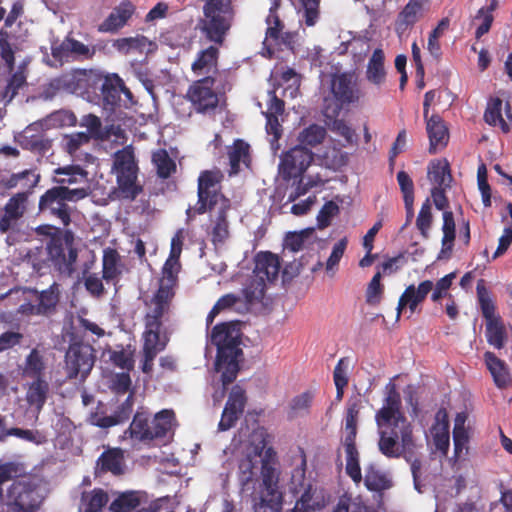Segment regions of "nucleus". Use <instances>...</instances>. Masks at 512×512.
I'll list each match as a JSON object with an SVG mask.
<instances>
[{"mask_svg":"<svg viewBox=\"0 0 512 512\" xmlns=\"http://www.w3.org/2000/svg\"><path fill=\"white\" fill-rule=\"evenodd\" d=\"M383 293V285L381 284V273L378 271L368 284L366 291V302L370 305H376L380 302Z\"/></svg>","mask_w":512,"mask_h":512,"instance_id":"nucleus-61","label":"nucleus"},{"mask_svg":"<svg viewBox=\"0 0 512 512\" xmlns=\"http://www.w3.org/2000/svg\"><path fill=\"white\" fill-rule=\"evenodd\" d=\"M301 452V463L293 469L289 484L290 491L294 495L299 494L307 485H311L306 481V456L303 450Z\"/></svg>","mask_w":512,"mask_h":512,"instance_id":"nucleus-49","label":"nucleus"},{"mask_svg":"<svg viewBox=\"0 0 512 512\" xmlns=\"http://www.w3.org/2000/svg\"><path fill=\"white\" fill-rule=\"evenodd\" d=\"M40 181V175L35 170L27 169L19 173L12 174L7 180L6 186L8 188L21 187L24 189L22 193L29 194L33 192V189L38 185Z\"/></svg>","mask_w":512,"mask_h":512,"instance_id":"nucleus-35","label":"nucleus"},{"mask_svg":"<svg viewBox=\"0 0 512 512\" xmlns=\"http://www.w3.org/2000/svg\"><path fill=\"white\" fill-rule=\"evenodd\" d=\"M443 237L441 253L451 252L455 240V220L452 211L443 212Z\"/></svg>","mask_w":512,"mask_h":512,"instance_id":"nucleus-44","label":"nucleus"},{"mask_svg":"<svg viewBox=\"0 0 512 512\" xmlns=\"http://www.w3.org/2000/svg\"><path fill=\"white\" fill-rule=\"evenodd\" d=\"M385 55L382 49L377 48L370 57L366 70V78L374 85L380 86L384 83L386 71L384 68Z\"/></svg>","mask_w":512,"mask_h":512,"instance_id":"nucleus-32","label":"nucleus"},{"mask_svg":"<svg viewBox=\"0 0 512 512\" xmlns=\"http://www.w3.org/2000/svg\"><path fill=\"white\" fill-rule=\"evenodd\" d=\"M182 245L178 233L171 240L170 254L162 267L158 289L149 302H146L147 311L143 318L144 330L141 334L140 350V369L144 374L153 372L154 360L166 349L170 341V333L165 324L170 319L172 302L178 286Z\"/></svg>","mask_w":512,"mask_h":512,"instance_id":"nucleus-1","label":"nucleus"},{"mask_svg":"<svg viewBox=\"0 0 512 512\" xmlns=\"http://www.w3.org/2000/svg\"><path fill=\"white\" fill-rule=\"evenodd\" d=\"M313 234L312 229L289 232L285 237V248L292 252H298L305 248L306 243L313 237Z\"/></svg>","mask_w":512,"mask_h":512,"instance_id":"nucleus-51","label":"nucleus"},{"mask_svg":"<svg viewBox=\"0 0 512 512\" xmlns=\"http://www.w3.org/2000/svg\"><path fill=\"white\" fill-rule=\"evenodd\" d=\"M237 478L241 491L251 492L253 501V495L261 483V464L257 455H247L239 461Z\"/></svg>","mask_w":512,"mask_h":512,"instance_id":"nucleus-18","label":"nucleus"},{"mask_svg":"<svg viewBox=\"0 0 512 512\" xmlns=\"http://www.w3.org/2000/svg\"><path fill=\"white\" fill-rule=\"evenodd\" d=\"M109 501L107 492L103 489L95 488L91 491L90 497L85 509L94 512H101L102 508L106 506Z\"/></svg>","mask_w":512,"mask_h":512,"instance_id":"nucleus-63","label":"nucleus"},{"mask_svg":"<svg viewBox=\"0 0 512 512\" xmlns=\"http://www.w3.org/2000/svg\"><path fill=\"white\" fill-rule=\"evenodd\" d=\"M430 0H409L398 13L395 21V30L398 34L406 32L413 27L423 16L425 7Z\"/></svg>","mask_w":512,"mask_h":512,"instance_id":"nucleus-21","label":"nucleus"},{"mask_svg":"<svg viewBox=\"0 0 512 512\" xmlns=\"http://www.w3.org/2000/svg\"><path fill=\"white\" fill-rule=\"evenodd\" d=\"M254 274L264 282H273L278 278L281 263L279 257L270 251H260L254 257Z\"/></svg>","mask_w":512,"mask_h":512,"instance_id":"nucleus-22","label":"nucleus"},{"mask_svg":"<svg viewBox=\"0 0 512 512\" xmlns=\"http://www.w3.org/2000/svg\"><path fill=\"white\" fill-rule=\"evenodd\" d=\"M50 393L49 382L44 379H32L27 384L26 401L38 413L43 409Z\"/></svg>","mask_w":512,"mask_h":512,"instance_id":"nucleus-27","label":"nucleus"},{"mask_svg":"<svg viewBox=\"0 0 512 512\" xmlns=\"http://www.w3.org/2000/svg\"><path fill=\"white\" fill-rule=\"evenodd\" d=\"M41 479L24 476L15 480L7 493V505L11 512H36L45 498Z\"/></svg>","mask_w":512,"mask_h":512,"instance_id":"nucleus-10","label":"nucleus"},{"mask_svg":"<svg viewBox=\"0 0 512 512\" xmlns=\"http://www.w3.org/2000/svg\"><path fill=\"white\" fill-rule=\"evenodd\" d=\"M11 35L6 29L0 30V57L9 72L15 68V49L10 42Z\"/></svg>","mask_w":512,"mask_h":512,"instance_id":"nucleus-48","label":"nucleus"},{"mask_svg":"<svg viewBox=\"0 0 512 512\" xmlns=\"http://www.w3.org/2000/svg\"><path fill=\"white\" fill-rule=\"evenodd\" d=\"M456 277V272H451L444 277L440 278L436 284H433L431 300L433 302H439L443 297L447 295L453 280Z\"/></svg>","mask_w":512,"mask_h":512,"instance_id":"nucleus-60","label":"nucleus"},{"mask_svg":"<svg viewBox=\"0 0 512 512\" xmlns=\"http://www.w3.org/2000/svg\"><path fill=\"white\" fill-rule=\"evenodd\" d=\"M361 407L360 395L348 399L345 413V435L357 436V423Z\"/></svg>","mask_w":512,"mask_h":512,"instance_id":"nucleus-39","label":"nucleus"},{"mask_svg":"<svg viewBox=\"0 0 512 512\" xmlns=\"http://www.w3.org/2000/svg\"><path fill=\"white\" fill-rule=\"evenodd\" d=\"M331 92L335 101L324 100L323 114L326 118L338 117L344 107L357 104L362 97L356 77L349 72L333 75Z\"/></svg>","mask_w":512,"mask_h":512,"instance_id":"nucleus-12","label":"nucleus"},{"mask_svg":"<svg viewBox=\"0 0 512 512\" xmlns=\"http://www.w3.org/2000/svg\"><path fill=\"white\" fill-rule=\"evenodd\" d=\"M245 405V391L238 385L234 386L223 409L218 429L220 431L231 429L242 415Z\"/></svg>","mask_w":512,"mask_h":512,"instance_id":"nucleus-19","label":"nucleus"},{"mask_svg":"<svg viewBox=\"0 0 512 512\" xmlns=\"http://www.w3.org/2000/svg\"><path fill=\"white\" fill-rule=\"evenodd\" d=\"M98 95L106 109L113 110L121 101V94L131 96V92L124 85L123 80L117 75H102Z\"/></svg>","mask_w":512,"mask_h":512,"instance_id":"nucleus-20","label":"nucleus"},{"mask_svg":"<svg viewBox=\"0 0 512 512\" xmlns=\"http://www.w3.org/2000/svg\"><path fill=\"white\" fill-rule=\"evenodd\" d=\"M313 161V153L307 147L296 145L281 157L279 174L284 181L302 176Z\"/></svg>","mask_w":512,"mask_h":512,"instance_id":"nucleus-17","label":"nucleus"},{"mask_svg":"<svg viewBox=\"0 0 512 512\" xmlns=\"http://www.w3.org/2000/svg\"><path fill=\"white\" fill-rule=\"evenodd\" d=\"M70 52L71 57L78 60H90L95 55V48H90L84 43L70 38Z\"/></svg>","mask_w":512,"mask_h":512,"instance_id":"nucleus-64","label":"nucleus"},{"mask_svg":"<svg viewBox=\"0 0 512 512\" xmlns=\"http://www.w3.org/2000/svg\"><path fill=\"white\" fill-rule=\"evenodd\" d=\"M502 100L498 97L490 98L484 112V120L491 126H496L502 118Z\"/></svg>","mask_w":512,"mask_h":512,"instance_id":"nucleus-59","label":"nucleus"},{"mask_svg":"<svg viewBox=\"0 0 512 512\" xmlns=\"http://www.w3.org/2000/svg\"><path fill=\"white\" fill-rule=\"evenodd\" d=\"M340 209L336 202H326L317 215V225L320 229H324L331 224V220L339 213Z\"/></svg>","mask_w":512,"mask_h":512,"instance_id":"nucleus-58","label":"nucleus"},{"mask_svg":"<svg viewBox=\"0 0 512 512\" xmlns=\"http://www.w3.org/2000/svg\"><path fill=\"white\" fill-rule=\"evenodd\" d=\"M224 178L219 169L204 170L198 177L197 203L186 210L190 219L195 215L209 213L207 234L215 247L222 246L230 237L228 212L232 208L231 200L222 192Z\"/></svg>","mask_w":512,"mask_h":512,"instance_id":"nucleus-2","label":"nucleus"},{"mask_svg":"<svg viewBox=\"0 0 512 512\" xmlns=\"http://www.w3.org/2000/svg\"><path fill=\"white\" fill-rule=\"evenodd\" d=\"M111 362L124 370L131 371L134 369V353L125 349L112 351L110 354Z\"/></svg>","mask_w":512,"mask_h":512,"instance_id":"nucleus-57","label":"nucleus"},{"mask_svg":"<svg viewBox=\"0 0 512 512\" xmlns=\"http://www.w3.org/2000/svg\"><path fill=\"white\" fill-rule=\"evenodd\" d=\"M426 130L429 137V153L435 154L438 148H444L449 141L448 128L438 114H432L425 119Z\"/></svg>","mask_w":512,"mask_h":512,"instance_id":"nucleus-25","label":"nucleus"},{"mask_svg":"<svg viewBox=\"0 0 512 512\" xmlns=\"http://www.w3.org/2000/svg\"><path fill=\"white\" fill-rule=\"evenodd\" d=\"M432 219L433 218L431 213V203L429 198H427L422 204L416 219L417 229L420 231V234L425 239L429 237V229L432 225Z\"/></svg>","mask_w":512,"mask_h":512,"instance_id":"nucleus-54","label":"nucleus"},{"mask_svg":"<svg viewBox=\"0 0 512 512\" xmlns=\"http://www.w3.org/2000/svg\"><path fill=\"white\" fill-rule=\"evenodd\" d=\"M218 56L219 50L214 46H209L208 48L201 50L191 65L193 73L196 75H202L215 71L217 74L216 76H221L216 70Z\"/></svg>","mask_w":512,"mask_h":512,"instance_id":"nucleus-29","label":"nucleus"},{"mask_svg":"<svg viewBox=\"0 0 512 512\" xmlns=\"http://www.w3.org/2000/svg\"><path fill=\"white\" fill-rule=\"evenodd\" d=\"M123 460V451L120 448H113L104 451L100 455L97 464L102 471L119 475L123 472Z\"/></svg>","mask_w":512,"mask_h":512,"instance_id":"nucleus-36","label":"nucleus"},{"mask_svg":"<svg viewBox=\"0 0 512 512\" xmlns=\"http://www.w3.org/2000/svg\"><path fill=\"white\" fill-rule=\"evenodd\" d=\"M332 120L330 129L345 139L346 144L353 145L357 143V135L355 131L343 119L328 118Z\"/></svg>","mask_w":512,"mask_h":512,"instance_id":"nucleus-56","label":"nucleus"},{"mask_svg":"<svg viewBox=\"0 0 512 512\" xmlns=\"http://www.w3.org/2000/svg\"><path fill=\"white\" fill-rule=\"evenodd\" d=\"M201 30L206 38L221 44L235 16L232 0H204Z\"/></svg>","mask_w":512,"mask_h":512,"instance_id":"nucleus-6","label":"nucleus"},{"mask_svg":"<svg viewBox=\"0 0 512 512\" xmlns=\"http://www.w3.org/2000/svg\"><path fill=\"white\" fill-rule=\"evenodd\" d=\"M140 505L136 492L129 491L120 494L109 506L111 512H131Z\"/></svg>","mask_w":512,"mask_h":512,"instance_id":"nucleus-46","label":"nucleus"},{"mask_svg":"<svg viewBox=\"0 0 512 512\" xmlns=\"http://www.w3.org/2000/svg\"><path fill=\"white\" fill-rule=\"evenodd\" d=\"M42 254H45V251H43L42 249H36L35 251H30L27 254L28 263L32 265L34 272H36L39 275L46 274L47 270L50 268L47 256L43 258Z\"/></svg>","mask_w":512,"mask_h":512,"instance_id":"nucleus-62","label":"nucleus"},{"mask_svg":"<svg viewBox=\"0 0 512 512\" xmlns=\"http://www.w3.org/2000/svg\"><path fill=\"white\" fill-rule=\"evenodd\" d=\"M96 351L92 345L83 342H72L65 354V370L68 379L78 376L85 380L90 374L95 360Z\"/></svg>","mask_w":512,"mask_h":512,"instance_id":"nucleus-15","label":"nucleus"},{"mask_svg":"<svg viewBox=\"0 0 512 512\" xmlns=\"http://www.w3.org/2000/svg\"><path fill=\"white\" fill-rule=\"evenodd\" d=\"M276 453L272 447L265 451L261 464V483L253 495V512H281L284 496L279 486L280 471L276 468Z\"/></svg>","mask_w":512,"mask_h":512,"instance_id":"nucleus-5","label":"nucleus"},{"mask_svg":"<svg viewBox=\"0 0 512 512\" xmlns=\"http://www.w3.org/2000/svg\"><path fill=\"white\" fill-rule=\"evenodd\" d=\"M450 20L448 17L442 18L437 26L430 32L428 37L427 49L429 53L435 57L436 59L441 56V47L439 43V38L442 36L445 30L449 28Z\"/></svg>","mask_w":512,"mask_h":512,"instance_id":"nucleus-45","label":"nucleus"},{"mask_svg":"<svg viewBox=\"0 0 512 512\" xmlns=\"http://www.w3.org/2000/svg\"><path fill=\"white\" fill-rule=\"evenodd\" d=\"M175 423L173 410L164 409L156 413L150 421L144 413L137 412L125 433H129L132 439L140 442H150L163 438L170 432Z\"/></svg>","mask_w":512,"mask_h":512,"instance_id":"nucleus-11","label":"nucleus"},{"mask_svg":"<svg viewBox=\"0 0 512 512\" xmlns=\"http://www.w3.org/2000/svg\"><path fill=\"white\" fill-rule=\"evenodd\" d=\"M45 255L50 267L53 266L60 274L71 276L74 273L78 252L72 242L52 238L47 244Z\"/></svg>","mask_w":512,"mask_h":512,"instance_id":"nucleus-16","label":"nucleus"},{"mask_svg":"<svg viewBox=\"0 0 512 512\" xmlns=\"http://www.w3.org/2000/svg\"><path fill=\"white\" fill-rule=\"evenodd\" d=\"M314 399V394L311 391H305L292 398L289 403V418L306 415L309 413L310 407Z\"/></svg>","mask_w":512,"mask_h":512,"instance_id":"nucleus-43","label":"nucleus"},{"mask_svg":"<svg viewBox=\"0 0 512 512\" xmlns=\"http://www.w3.org/2000/svg\"><path fill=\"white\" fill-rule=\"evenodd\" d=\"M325 136L326 130L323 126L311 124L299 133V145L304 147H315L323 142Z\"/></svg>","mask_w":512,"mask_h":512,"instance_id":"nucleus-42","label":"nucleus"},{"mask_svg":"<svg viewBox=\"0 0 512 512\" xmlns=\"http://www.w3.org/2000/svg\"><path fill=\"white\" fill-rule=\"evenodd\" d=\"M46 363L43 354L37 348L31 349L26 356L22 375L30 379L45 378Z\"/></svg>","mask_w":512,"mask_h":512,"instance_id":"nucleus-31","label":"nucleus"},{"mask_svg":"<svg viewBox=\"0 0 512 512\" xmlns=\"http://www.w3.org/2000/svg\"><path fill=\"white\" fill-rule=\"evenodd\" d=\"M230 89L221 76H206L195 80L186 92V99L198 114L214 113L220 98Z\"/></svg>","mask_w":512,"mask_h":512,"instance_id":"nucleus-7","label":"nucleus"},{"mask_svg":"<svg viewBox=\"0 0 512 512\" xmlns=\"http://www.w3.org/2000/svg\"><path fill=\"white\" fill-rule=\"evenodd\" d=\"M151 161L156 169L157 176L161 179H168L176 172V162L164 148L153 151Z\"/></svg>","mask_w":512,"mask_h":512,"instance_id":"nucleus-34","label":"nucleus"},{"mask_svg":"<svg viewBox=\"0 0 512 512\" xmlns=\"http://www.w3.org/2000/svg\"><path fill=\"white\" fill-rule=\"evenodd\" d=\"M241 338L239 322H223L213 327L211 342L217 347L215 369L221 372L224 387L234 382L239 372L237 357Z\"/></svg>","mask_w":512,"mask_h":512,"instance_id":"nucleus-4","label":"nucleus"},{"mask_svg":"<svg viewBox=\"0 0 512 512\" xmlns=\"http://www.w3.org/2000/svg\"><path fill=\"white\" fill-rule=\"evenodd\" d=\"M103 73L93 69H76L69 74L53 79L49 87L55 91H65L72 94L95 98Z\"/></svg>","mask_w":512,"mask_h":512,"instance_id":"nucleus-13","label":"nucleus"},{"mask_svg":"<svg viewBox=\"0 0 512 512\" xmlns=\"http://www.w3.org/2000/svg\"><path fill=\"white\" fill-rule=\"evenodd\" d=\"M476 291L482 315L486 320V340L495 349H502L507 339L506 329L500 316L495 315V305L489 296L483 279L478 281Z\"/></svg>","mask_w":512,"mask_h":512,"instance_id":"nucleus-14","label":"nucleus"},{"mask_svg":"<svg viewBox=\"0 0 512 512\" xmlns=\"http://www.w3.org/2000/svg\"><path fill=\"white\" fill-rule=\"evenodd\" d=\"M484 360L495 385L500 389L508 387L511 377L506 363L490 351L484 353Z\"/></svg>","mask_w":512,"mask_h":512,"instance_id":"nucleus-28","label":"nucleus"},{"mask_svg":"<svg viewBox=\"0 0 512 512\" xmlns=\"http://www.w3.org/2000/svg\"><path fill=\"white\" fill-rule=\"evenodd\" d=\"M87 195V188L70 189L67 186H54L40 197L39 211L59 219L66 227L71 222V209L67 202L84 199Z\"/></svg>","mask_w":512,"mask_h":512,"instance_id":"nucleus-9","label":"nucleus"},{"mask_svg":"<svg viewBox=\"0 0 512 512\" xmlns=\"http://www.w3.org/2000/svg\"><path fill=\"white\" fill-rule=\"evenodd\" d=\"M57 175H64L63 178H57L55 181L59 183V186H65V184H73L77 182H85L87 179V172L80 166H67L58 168L55 170Z\"/></svg>","mask_w":512,"mask_h":512,"instance_id":"nucleus-47","label":"nucleus"},{"mask_svg":"<svg viewBox=\"0 0 512 512\" xmlns=\"http://www.w3.org/2000/svg\"><path fill=\"white\" fill-rule=\"evenodd\" d=\"M27 193H17L12 196L4 207V211L11 217L19 220L26 211Z\"/></svg>","mask_w":512,"mask_h":512,"instance_id":"nucleus-52","label":"nucleus"},{"mask_svg":"<svg viewBox=\"0 0 512 512\" xmlns=\"http://www.w3.org/2000/svg\"><path fill=\"white\" fill-rule=\"evenodd\" d=\"M432 289L433 282L431 280H425L422 281L417 288L414 285H409L402 295H404L405 298L412 299V301H415V303L419 305L426 299Z\"/></svg>","mask_w":512,"mask_h":512,"instance_id":"nucleus-53","label":"nucleus"},{"mask_svg":"<svg viewBox=\"0 0 512 512\" xmlns=\"http://www.w3.org/2000/svg\"><path fill=\"white\" fill-rule=\"evenodd\" d=\"M230 163V174H237L240 171V164L246 167L250 165V146L241 139L234 141L233 146L228 152Z\"/></svg>","mask_w":512,"mask_h":512,"instance_id":"nucleus-33","label":"nucleus"},{"mask_svg":"<svg viewBox=\"0 0 512 512\" xmlns=\"http://www.w3.org/2000/svg\"><path fill=\"white\" fill-rule=\"evenodd\" d=\"M11 75L7 80V84L1 91L0 96L6 103L11 102L19 90L27 85V70L25 63L18 66L16 71L10 72Z\"/></svg>","mask_w":512,"mask_h":512,"instance_id":"nucleus-30","label":"nucleus"},{"mask_svg":"<svg viewBox=\"0 0 512 512\" xmlns=\"http://www.w3.org/2000/svg\"><path fill=\"white\" fill-rule=\"evenodd\" d=\"M364 484L369 491L374 492H382L392 487V481L374 465L366 468Z\"/></svg>","mask_w":512,"mask_h":512,"instance_id":"nucleus-37","label":"nucleus"},{"mask_svg":"<svg viewBox=\"0 0 512 512\" xmlns=\"http://www.w3.org/2000/svg\"><path fill=\"white\" fill-rule=\"evenodd\" d=\"M428 175L430 180L436 184L435 187H450L452 175L447 160H435L429 164Z\"/></svg>","mask_w":512,"mask_h":512,"instance_id":"nucleus-38","label":"nucleus"},{"mask_svg":"<svg viewBox=\"0 0 512 512\" xmlns=\"http://www.w3.org/2000/svg\"><path fill=\"white\" fill-rule=\"evenodd\" d=\"M28 291L37 297L38 308H40L42 316H50L55 313L60 300L59 284L54 282L42 291H38L36 288H30Z\"/></svg>","mask_w":512,"mask_h":512,"instance_id":"nucleus-26","label":"nucleus"},{"mask_svg":"<svg viewBox=\"0 0 512 512\" xmlns=\"http://www.w3.org/2000/svg\"><path fill=\"white\" fill-rule=\"evenodd\" d=\"M81 125L87 128L90 138L104 140L108 137V133L103 131L101 119L94 114L85 115Z\"/></svg>","mask_w":512,"mask_h":512,"instance_id":"nucleus-55","label":"nucleus"},{"mask_svg":"<svg viewBox=\"0 0 512 512\" xmlns=\"http://www.w3.org/2000/svg\"><path fill=\"white\" fill-rule=\"evenodd\" d=\"M266 282L262 279L255 278L243 288L242 293L247 304H253L263 299L265 294Z\"/></svg>","mask_w":512,"mask_h":512,"instance_id":"nucleus-50","label":"nucleus"},{"mask_svg":"<svg viewBox=\"0 0 512 512\" xmlns=\"http://www.w3.org/2000/svg\"><path fill=\"white\" fill-rule=\"evenodd\" d=\"M407 453L404 455V460L410 464V470L413 477L414 488L421 493L423 488L422 474L423 463L418 456V445L415 444L413 448H408Z\"/></svg>","mask_w":512,"mask_h":512,"instance_id":"nucleus-40","label":"nucleus"},{"mask_svg":"<svg viewBox=\"0 0 512 512\" xmlns=\"http://www.w3.org/2000/svg\"><path fill=\"white\" fill-rule=\"evenodd\" d=\"M133 403L131 396H129L114 412L113 415L107 416L99 407L95 412H92L88 417V422L100 428H110L112 426L123 423L128 420L132 412Z\"/></svg>","mask_w":512,"mask_h":512,"instance_id":"nucleus-24","label":"nucleus"},{"mask_svg":"<svg viewBox=\"0 0 512 512\" xmlns=\"http://www.w3.org/2000/svg\"><path fill=\"white\" fill-rule=\"evenodd\" d=\"M135 12L134 4L125 0L116 6L107 18L98 26L102 33H115L124 27Z\"/></svg>","mask_w":512,"mask_h":512,"instance_id":"nucleus-23","label":"nucleus"},{"mask_svg":"<svg viewBox=\"0 0 512 512\" xmlns=\"http://www.w3.org/2000/svg\"><path fill=\"white\" fill-rule=\"evenodd\" d=\"M113 169L116 174L118 197L133 201L142 193L143 187L137 182L138 165L132 146H126L114 154Z\"/></svg>","mask_w":512,"mask_h":512,"instance_id":"nucleus-8","label":"nucleus"},{"mask_svg":"<svg viewBox=\"0 0 512 512\" xmlns=\"http://www.w3.org/2000/svg\"><path fill=\"white\" fill-rule=\"evenodd\" d=\"M383 406L376 412L379 429V451L387 458H403L408 448L416 444L413 427L401 411V396L395 384L387 385Z\"/></svg>","mask_w":512,"mask_h":512,"instance_id":"nucleus-3","label":"nucleus"},{"mask_svg":"<svg viewBox=\"0 0 512 512\" xmlns=\"http://www.w3.org/2000/svg\"><path fill=\"white\" fill-rule=\"evenodd\" d=\"M103 279L106 281L115 280L120 274L119 269L120 256L115 249L108 248L104 250L103 255Z\"/></svg>","mask_w":512,"mask_h":512,"instance_id":"nucleus-41","label":"nucleus"}]
</instances>
